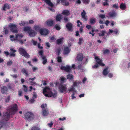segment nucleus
Here are the masks:
<instances>
[{
	"mask_svg": "<svg viewBox=\"0 0 130 130\" xmlns=\"http://www.w3.org/2000/svg\"><path fill=\"white\" fill-rule=\"evenodd\" d=\"M83 41V38H80L79 39V42H78V44L80 45L82 43Z\"/></svg>",
	"mask_w": 130,
	"mask_h": 130,
	"instance_id": "nucleus-36",
	"label": "nucleus"
},
{
	"mask_svg": "<svg viewBox=\"0 0 130 130\" xmlns=\"http://www.w3.org/2000/svg\"><path fill=\"white\" fill-rule=\"evenodd\" d=\"M31 130H40L39 128L37 127L34 126L32 127L31 129Z\"/></svg>",
	"mask_w": 130,
	"mask_h": 130,
	"instance_id": "nucleus-40",
	"label": "nucleus"
},
{
	"mask_svg": "<svg viewBox=\"0 0 130 130\" xmlns=\"http://www.w3.org/2000/svg\"><path fill=\"white\" fill-rule=\"evenodd\" d=\"M17 106L16 104L12 105L8 107L7 111L3 113V119L8 121L10 118V115L14 114L17 111Z\"/></svg>",
	"mask_w": 130,
	"mask_h": 130,
	"instance_id": "nucleus-1",
	"label": "nucleus"
},
{
	"mask_svg": "<svg viewBox=\"0 0 130 130\" xmlns=\"http://www.w3.org/2000/svg\"><path fill=\"white\" fill-rule=\"evenodd\" d=\"M66 78L64 77L61 76L60 78V80L62 83H63L65 80Z\"/></svg>",
	"mask_w": 130,
	"mask_h": 130,
	"instance_id": "nucleus-38",
	"label": "nucleus"
},
{
	"mask_svg": "<svg viewBox=\"0 0 130 130\" xmlns=\"http://www.w3.org/2000/svg\"><path fill=\"white\" fill-rule=\"evenodd\" d=\"M43 93L46 97H52L54 98L57 96V93L56 91H54L53 92L48 87H47L44 88L43 90Z\"/></svg>",
	"mask_w": 130,
	"mask_h": 130,
	"instance_id": "nucleus-2",
	"label": "nucleus"
},
{
	"mask_svg": "<svg viewBox=\"0 0 130 130\" xmlns=\"http://www.w3.org/2000/svg\"><path fill=\"white\" fill-rule=\"evenodd\" d=\"M64 38H62L57 39V43L58 44H60L62 42Z\"/></svg>",
	"mask_w": 130,
	"mask_h": 130,
	"instance_id": "nucleus-27",
	"label": "nucleus"
},
{
	"mask_svg": "<svg viewBox=\"0 0 130 130\" xmlns=\"http://www.w3.org/2000/svg\"><path fill=\"white\" fill-rule=\"evenodd\" d=\"M66 26L69 30H70L71 29L72 24L71 23H68L67 25Z\"/></svg>",
	"mask_w": 130,
	"mask_h": 130,
	"instance_id": "nucleus-24",
	"label": "nucleus"
},
{
	"mask_svg": "<svg viewBox=\"0 0 130 130\" xmlns=\"http://www.w3.org/2000/svg\"><path fill=\"white\" fill-rule=\"evenodd\" d=\"M86 13L84 10H83V11L81 13V15L82 18L85 21L87 20V17L86 16Z\"/></svg>",
	"mask_w": 130,
	"mask_h": 130,
	"instance_id": "nucleus-19",
	"label": "nucleus"
},
{
	"mask_svg": "<svg viewBox=\"0 0 130 130\" xmlns=\"http://www.w3.org/2000/svg\"><path fill=\"white\" fill-rule=\"evenodd\" d=\"M60 50H61L60 48H58L56 52L58 53V55H59V54Z\"/></svg>",
	"mask_w": 130,
	"mask_h": 130,
	"instance_id": "nucleus-63",
	"label": "nucleus"
},
{
	"mask_svg": "<svg viewBox=\"0 0 130 130\" xmlns=\"http://www.w3.org/2000/svg\"><path fill=\"white\" fill-rule=\"evenodd\" d=\"M96 19L95 18H92L90 19V23L91 24H94L95 22Z\"/></svg>",
	"mask_w": 130,
	"mask_h": 130,
	"instance_id": "nucleus-32",
	"label": "nucleus"
},
{
	"mask_svg": "<svg viewBox=\"0 0 130 130\" xmlns=\"http://www.w3.org/2000/svg\"><path fill=\"white\" fill-rule=\"evenodd\" d=\"M98 34L99 36H103L104 37L103 38L105 39H106L107 36L108 35V33H107L106 31L105 30L102 31L100 32Z\"/></svg>",
	"mask_w": 130,
	"mask_h": 130,
	"instance_id": "nucleus-11",
	"label": "nucleus"
},
{
	"mask_svg": "<svg viewBox=\"0 0 130 130\" xmlns=\"http://www.w3.org/2000/svg\"><path fill=\"white\" fill-rule=\"evenodd\" d=\"M67 78L68 79H71L73 78V76L72 75L69 74L67 76Z\"/></svg>",
	"mask_w": 130,
	"mask_h": 130,
	"instance_id": "nucleus-37",
	"label": "nucleus"
},
{
	"mask_svg": "<svg viewBox=\"0 0 130 130\" xmlns=\"http://www.w3.org/2000/svg\"><path fill=\"white\" fill-rule=\"evenodd\" d=\"M54 22L52 20H47L44 23V25L46 26H53Z\"/></svg>",
	"mask_w": 130,
	"mask_h": 130,
	"instance_id": "nucleus-13",
	"label": "nucleus"
},
{
	"mask_svg": "<svg viewBox=\"0 0 130 130\" xmlns=\"http://www.w3.org/2000/svg\"><path fill=\"white\" fill-rule=\"evenodd\" d=\"M23 94L21 90H19L18 91V95L19 96H22Z\"/></svg>",
	"mask_w": 130,
	"mask_h": 130,
	"instance_id": "nucleus-51",
	"label": "nucleus"
},
{
	"mask_svg": "<svg viewBox=\"0 0 130 130\" xmlns=\"http://www.w3.org/2000/svg\"><path fill=\"white\" fill-rule=\"evenodd\" d=\"M47 106V105L46 104H43L41 105V107L42 109H44L45 107H46Z\"/></svg>",
	"mask_w": 130,
	"mask_h": 130,
	"instance_id": "nucleus-41",
	"label": "nucleus"
},
{
	"mask_svg": "<svg viewBox=\"0 0 130 130\" xmlns=\"http://www.w3.org/2000/svg\"><path fill=\"white\" fill-rule=\"evenodd\" d=\"M108 68H106L104 69L103 71V73L104 75H106L109 72L107 71Z\"/></svg>",
	"mask_w": 130,
	"mask_h": 130,
	"instance_id": "nucleus-35",
	"label": "nucleus"
},
{
	"mask_svg": "<svg viewBox=\"0 0 130 130\" xmlns=\"http://www.w3.org/2000/svg\"><path fill=\"white\" fill-rule=\"evenodd\" d=\"M43 52L42 50H41L39 52V56L42 58V59H44V56L43 55Z\"/></svg>",
	"mask_w": 130,
	"mask_h": 130,
	"instance_id": "nucleus-30",
	"label": "nucleus"
},
{
	"mask_svg": "<svg viewBox=\"0 0 130 130\" xmlns=\"http://www.w3.org/2000/svg\"><path fill=\"white\" fill-rule=\"evenodd\" d=\"M105 2H104L103 3V5L104 6H108V4L107 2H108V0H105Z\"/></svg>",
	"mask_w": 130,
	"mask_h": 130,
	"instance_id": "nucleus-43",
	"label": "nucleus"
},
{
	"mask_svg": "<svg viewBox=\"0 0 130 130\" xmlns=\"http://www.w3.org/2000/svg\"><path fill=\"white\" fill-rule=\"evenodd\" d=\"M109 14L110 16L111 17H114L116 16V13L115 12H110L109 13Z\"/></svg>",
	"mask_w": 130,
	"mask_h": 130,
	"instance_id": "nucleus-34",
	"label": "nucleus"
},
{
	"mask_svg": "<svg viewBox=\"0 0 130 130\" xmlns=\"http://www.w3.org/2000/svg\"><path fill=\"white\" fill-rule=\"evenodd\" d=\"M30 84L32 85H37L36 83L35 82H30Z\"/></svg>",
	"mask_w": 130,
	"mask_h": 130,
	"instance_id": "nucleus-58",
	"label": "nucleus"
},
{
	"mask_svg": "<svg viewBox=\"0 0 130 130\" xmlns=\"http://www.w3.org/2000/svg\"><path fill=\"white\" fill-rule=\"evenodd\" d=\"M24 74H25L26 76L28 75V72L27 71L24 69H23L21 71Z\"/></svg>",
	"mask_w": 130,
	"mask_h": 130,
	"instance_id": "nucleus-31",
	"label": "nucleus"
},
{
	"mask_svg": "<svg viewBox=\"0 0 130 130\" xmlns=\"http://www.w3.org/2000/svg\"><path fill=\"white\" fill-rule=\"evenodd\" d=\"M62 16L61 15L59 14L57 15L56 17V21H59L61 20V19Z\"/></svg>",
	"mask_w": 130,
	"mask_h": 130,
	"instance_id": "nucleus-26",
	"label": "nucleus"
},
{
	"mask_svg": "<svg viewBox=\"0 0 130 130\" xmlns=\"http://www.w3.org/2000/svg\"><path fill=\"white\" fill-rule=\"evenodd\" d=\"M86 27L88 29H90L91 28V26L90 25H86Z\"/></svg>",
	"mask_w": 130,
	"mask_h": 130,
	"instance_id": "nucleus-64",
	"label": "nucleus"
},
{
	"mask_svg": "<svg viewBox=\"0 0 130 130\" xmlns=\"http://www.w3.org/2000/svg\"><path fill=\"white\" fill-rule=\"evenodd\" d=\"M85 25H83L82 26H81L80 27V28L79 29V31L80 32H82L83 31V28L84 27Z\"/></svg>",
	"mask_w": 130,
	"mask_h": 130,
	"instance_id": "nucleus-45",
	"label": "nucleus"
},
{
	"mask_svg": "<svg viewBox=\"0 0 130 130\" xmlns=\"http://www.w3.org/2000/svg\"><path fill=\"white\" fill-rule=\"evenodd\" d=\"M46 45L47 46L48 48L50 47V44L48 42H46Z\"/></svg>",
	"mask_w": 130,
	"mask_h": 130,
	"instance_id": "nucleus-62",
	"label": "nucleus"
},
{
	"mask_svg": "<svg viewBox=\"0 0 130 130\" xmlns=\"http://www.w3.org/2000/svg\"><path fill=\"white\" fill-rule=\"evenodd\" d=\"M1 91L3 94H6L8 91V89L6 86H3L1 88Z\"/></svg>",
	"mask_w": 130,
	"mask_h": 130,
	"instance_id": "nucleus-12",
	"label": "nucleus"
},
{
	"mask_svg": "<svg viewBox=\"0 0 130 130\" xmlns=\"http://www.w3.org/2000/svg\"><path fill=\"white\" fill-rule=\"evenodd\" d=\"M69 48L68 47H66L65 48L64 53L65 54H68L69 52Z\"/></svg>",
	"mask_w": 130,
	"mask_h": 130,
	"instance_id": "nucleus-33",
	"label": "nucleus"
},
{
	"mask_svg": "<svg viewBox=\"0 0 130 130\" xmlns=\"http://www.w3.org/2000/svg\"><path fill=\"white\" fill-rule=\"evenodd\" d=\"M93 55L94 56V59L96 62V64L92 66L93 69H96L99 66H104L105 64L102 62V60L100 59L99 57L96 56V54H94Z\"/></svg>",
	"mask_w": 130,
	"mask_h": 130,
	"instance_id": "nucleus-4",
	"label": "nucleus"
},
{
	"mask_svg": "<svg viewBox=\"0 0 130 130\" xmlns=\"http://www.w3.org/2000/svg\"><path fill=\"white\" fill-rule=\"evenodd\" d=\"M34 117V116L33 113L31 112H27L24 115V118L26 121L29 122L32 120Z\"/></svg>",
	"mask_w": 130,
	"mask_h": 130,
	"instance_id": "nucleus-6",
	"label": "nucleus"
},
{
	"mask_svg": "<svg viewBox=\"0 0 130 130\" xmlns=\"http://www.w3.org/2000/svg\"><path fill=\"white\" fill-rule=\"evenodd\" d=\"M4 53L5 54L6 56H7L8 55H9V53L8 52H6L4 51Z\"/></svg>",
	"mask_w": 130,
	"mask_h": 130,
	"instance_id": "nucleus-59",
	"label": "nucleus"
},
{
	"mask_svg": "<svg viewBox=\"0 0 130 130\" xmlns=\"http://www.w3.org/2000/svg\"><path fill=\"white\" fill-rule=\"evenodd\" d=\"M15 37H14L13 35H10V40L12 41L16 42L17 41H20V40L23 37V35L22 34H17L15 35Z\"/></svg>",
	"mask_w": 130,
	"mask_h": 130,
	"instance_id": "nucleus-5",
	"label": "nucleus"
},
{
	"mask_svg": "<svg viewBox=\"0 0 130 130\" xmlns=\"http://www.w3.org/2000/svg\"><path fill=\"white\" fill-rule=\"evenodd\" d=\"M83 55L81 53H79L77 54L76 58V60L78 61H80L83 59Z\"/></svg>",
	"mask_w": 130,
	"mask_h": 130,
	"instance_id": "nucleus-14",
	"label": "nucleus"
},
{
	"mask_svg": "<svg viewBox=\"0 0 130 130\" xmlns=\"http://www.w3.org/2000/svg\"><path fill=\"white\" fill-rule=\"evenodd\" d=\"M19 24L21 26H24L25 25H28V22H25L23 21H22L20 23H19Z\"/></svg>",
	"mask_w": 130,
	"mask_h": 130,
	"instance_id": "nucleus-29",
	"label": "nucleus"
},
{
	"mask_svg": "<svg viewBox=\"0 0 130 130\" xmlns=\"http://www.w3.org/2000/svg\"><path fill=\"white\" fill-rule=\"evenodd\" d=\"M12 61L11 60H9L7 63V65L8 66H10L12 64Z\"/></svg>",
	"mask_w": 130,
	"mask_h": 130,
	"instance_id": "nucleus-46",
	"label": "nucleus"
},
{
	"mask_svg": "<svg viewBox=\"0 0 130 130\" xmlns=\"http://www.w3.org/2000/svg\"><path fill=\"white\" fill-rule=\"evenodd\" d=\"M80 66H79L77 64H73L71 67L67 66H66L61 67L60 68L61 70H64L67 72H69L71 71L72 68L75 69L77 68H80Z\"/></svg>",
	"mask_w": 130,
	"mask_h": 130,
	"instance_id": "nucleus-3",
	"label": "nucleus"
},
{
	"mask_svg": "<svg viewBox=\"0 0 130 130\" xmlns=\"http://www.w3.org/2000/svg\"><path fill=\"white\" fill-rule=\"evenodd\" d=\"M62 14L64 15L68 16L70 15V11L68 10H64L62 11Z\"/></svg>",
	"mask_w": 130,
	"mask_h": 130,
	"instance_id": "nucleus-15",
	"label": "nucleus"
},
{
	"mask_svg": "<svg viewBox=\"0 0 130 130\" xmlns=\"http://www.w3.org/2000/svg\"><path fill=\"white\" fill-rule=\"evenodd\" d=\"M83 2L85 4H87L89 3V0H83Z\"/></svg>",
	"mask_w": 130,
	"mask_h": 130,
	"instance_id": "nucleus-54",
	"label": "nucleus"
},
{
	"mask_svg": "<svg viewBox=\"0 0 130 130\" xmlns=\"http://www.w3.org/2000/svg\"><path fill=\"white\" fill-rule=\"evenodd\" d=\"M23 87L22 88V89L23 90L24 92H27V87L24 85H23Z\"/></svg>",
	"mask_w": 130,
	"mask_h": 130,
	"instance_id": "nucleus-25",
	"label": "nucleus"
},
{
	"mask_svg": "<svg viewBox=\"0 0 130 130\" xmlns=\"http://www.w3.org/2000/svg\"><path fill=\"white\" fill-rule=\"evenodd\" d=\"M19 52L21 55L26 58H28L30 57V55L26 53L25 50L23 48L21 47L19 48Z\"/></svg>",
	"mask_w": 130,
	"mask_h": 130,
	"instance_id": "nucleus-8",
	"label": "nucleus"
},
{
	"mask_svg": "<svg viewBox=\"0 0 130 130\" xmlns=\"http://www.w3.org/2000/svg\"><path fill=\"white\" fill-rule=\"evenodd\" d=\"M39 33L41 35L46 36L49 34V32L47 29L42 28L40 30Z\"/></svg>",
	"mask_w": 130,
	"mask_h": 130,
	"instance_id": "nucleus-9",
	"label": "nucleus"
},
{
	"mask_svg": "<svg viewBox=\"0 0 130 130\" xmlns=\"http://www.w3.org/2000/svg\"><path fill=\"white\" fill-rule=\"evenodd\" d=\"M40 26L39 25H35L33 27V29L34 30L36 31L37 33V32L39 31H39L41 29Z\"/></svg>",
	"mask_w": 130,
	"mask_h": 130,
	"instance_id": "nucleus-16",
	"label": "nucleus"
},
{
	"mask_svg": "<svg viewBox=\"0 0 130 130\" xmlns=\"http://www.w3.org/2000/svg\"><path fill=\"white\" fill-rule=\"evenodd\" d=\"M55 28L57 30H59L60 29V27L57 25H55Z\"/></svg>",
	"mask_w": 130,
	"mask_h": 130,
	"instance_id": "nucleus-48",
	"label": "nucleus"
},
{
	"mask_svg": "<svg viewBox=\"0 0 130 130\" xmlns=\"http://www.w3.org/2000/svg\"><path fill=\"white\" fill-rule=\"evenodd\" d=\"M62 3V5H64L68 6L69 5V3L67 2L63 1Z\"/></svg>",
	"mask_w": 130,
	"mask_h": 130,
	"instance_id": "nucleus-47",
	"label": "nucleus"
},
{
	"mask_svg": "<svg viewBox=\"0 0 130 130\" xmlns=\"http://www.w3.org/2000/svg\"><path fill=\"white\" fill-rule=\"evenodd\" d=\"M11 76L13 77V78H16L18 76L17 74L11 75Z\"/></svg>",
	"mask_w": 130,
	"mask_h": 130,
	"instance_id": "nucleus-57",
	"label": "nucleus"
},
{
	"mask_svg": "<svg viewBox=\"0 0 130 130\" xmlns=\"http://www.w3.org/2000/svg\"><path fill=\"white\" fill-rule=\"evenodd\" d=\"M77 26L78 27H81V26H82L83 25L82 24V23L81 22H80V21L79 20H78L77 21Z\"/></svg>",
	"mask_w": 130,
	"mask_h": 130,
	"instance_id": "nucleus-39",
	"label": "nucleus"
},
{
	"mask_svg": "<svg viewBox=\"0 0 130 130\" xmlns=\"http://www.w3.org/2000/svg\"><path fill=\"white\" fill-rule=\"evenodd\" d=\"M113 7L116 9H117L118 8V5L117 4H115L113 5Z\"/></svg>",
	"mask_w": 130,
	"mask_h": 130,
	"instance_id": "nucleus-49",
	"label": "nucleus"
},
{
	"mask_svg": "<svg viewBox=\"0 0 130 130\" xmlns=\"http://www.w3.org/2000/svg\"><path fill=\"white\" fill-rule=\"evenodd\" d=\"M56 86H59V90L60 92H64L66 91L67 88L65 85L61 84L59 82H57L56 83Z\"/></svg>",
	"mask_w": 130,
	"mask_h": 130,
	"instance_id": "nucleus-7",
	"label": "nucleus"
},
{
	"mask_svg": "<svg viewBox=\"0 0 130 130\" xmlns=\"http://www.w3.org/2000/svg\"><path fill=\"white\" fill-rule=\"evenodd\" d=\"M31 29V28L30 27L27 26L24 28V31L29 33Z\"/></svg>",
	"mask_w": 130,
	"mask_h": 130,
	"instance_id": "nucleus-22",
	"label": "nucleus"
},
{
	"mask_svg": "<svg viewBox=\"0 0 130 130\" xmlns=\"http://www.w3.org/2000/svg\"><path fill=\"white\" fill-rule=\"evenodd\" d=\"M29 35L30 37H34L37 34V33L36 31H35L34 30L31 29L30 32L29 33Z\"/></svg>",
	"mask_w": 130,
	"mask_h": 130,
	"instance_id": "nucleus-18",
	"label": "nucleus"
},
{
	"mask_svg": "<svg viewBox=\"0 0 130 130\" xmlns=\"http://www.w3.org/2000/svg\"><path fill=\"white\" fill-rule=\"evenodd\" d=\"M120 8L121 9H125L126 8V6L125 4L122 3L120 5Z\"/></svg>",
	"mask_w": 130,
	"mask_h": 130,
	"instance_id": "nucleus-28",
	"label": "nucleus"
},
{
	"mask_svg": "<svg viewBox=\"0 0 130 130\" xmlns=\"http://www.w3.org/2000/svg\"><path fill=\"white\" fill-rule=\"evenodd\" d=\"M78 83V82L77 81H75L73 82V86L74 87H75L77 86V84Z\"/></svg>",
	"mask_w": 130,
	"mask_h": 130,
	"instance_id": "nucleus-52",
	"label": "nucleus"
},
{
	"mask_svg": "<svg viewBox=\"0 0 130 130\" xmlns=\"http://www.w3.org/2000/svg\"><path fill=\"white\" fill-rule=\"evenodd\" d=\"M62 58L59 56H58L57 58V61L58 62H60L62 61Z\"/></svg>",
	"mask_w": 130,
	"mask_h": 130,
	"instance_id": "nucleus-53",
	"label": "nucleus"
},
{
	"mask_svg": "<svg viewBox=\"0 0 130 130\" xmlns=\"http://www.w3.org/2000/svg\"><path fill=\"white\" fill-rule=\"evenodd\" d=\"M11 51V53L10 54V56L15 57V54L14 53L16 52V51L15 50L14 48H11L10 49Z\"/></svg>",
	"mask_w": 130,
	"mask_h": 130,
	"instance_id": "nucleus-21",
	"label": "nucleus"
},
{
	"mask_svg": "<svg viewBox=\"0 0 130 130\" xmlns=\"http://www.w3.org/2000/svg\"><path fill=\"white\" fill-rule=\"evenodd\" d=\"M103 53L104 54H108L109 52V50L107 49H105L103 51Z\"/></svg>",
	"mask_w": 130,
	"mask_h": 130,
	"instance_id": "nucleus-50",
	"label": "nucleus"
},
{
	"mask_svg": "<svg viewBox=\"0 0 130 130\" xmlns=\"http://www.w3.org/2000/svg\"><path fill=\"white\" fill-rule=\"evenodd\" d=\"M43 60V64H45L47 62V60L46 59V57L45 56L44 59H42Z\"/></svg>",
	"mask_w": 130,
	"mask_h": 130,
	"instance_id": "nucleus-44",
	"label": "nucleus"
},
{
	"mask_svg": "<svg viewBox=\"0 0 130 130\" xmlns=\"http://www.w3.org/2000/svg\"><path fill=\"white\" fill-rule=\"evenodd\" d=\"M32 69L33 71L35 72L38 70V68L36 67H34L32 68Z\"/></svg>",
	"mask_w": 130,
	"mask_h": 130,
	"instance_id": "nucleus-55",
	"label": "nucleus"
},
{
	"mask_svg": "<svg viewBox=\"0 0 130 130\" xmlns=\"http://www.w3.org/2000/svg\"><path fill=\"white\" fill-rule=\"evenodd\" d=\"M9 8L10 7L9 5L7 4H5L2 7V10L5 11L9 9Z\"/></svg>",
	"mask_w": 130,
	"mask_h": 130,
	"instance_id": "nucleus-17",
	"label": "nucleus"
},
{
	"mask_svg": "<svg viewBox=\"0 0 130 130\" xmlns=\"http://www.w3.org/2000/svg\"><path fill=\"white\" fill-rule=\"evenodd\" d=\"M69 91H74V92H73V94H72V98H75L76 96H74V94L75 93H76V90H75L74 87L72 86V87L70 88Z\"/></svg>",
	"mask_w": 130,
	"mask_h": 130,
	"instance_id": "nucleus-20",
	"label": "nucleus"
},
{
	"mask_svg": "<svg viewBox=\"0 0 130 130\" xmlns=\"http://www.w3.org/2000/svg\"><path fill=\"white\" fill-rule=\"evenodd\" d=\"M105 14H100L99 15V17L102 19H103L105 18Z\"/></svg>",
	"mask_w": 130,
	"mask_h": 130,
	"instance_id": "nucleus-42",
	"label": "nucleus"
},
{
	"mask_svg": "<svg viewBox=\"0 0 130 130\" xmlns=\"http://www.w3.org/2000/svg\"><path fill=\"white\" fill-rule=\"evenodd\" d=\"M66 119V118L65 117H63V118H60L59 119L60 120H61L62 121H63L64 120H65Z\"/></svg>",
	"mask_w": 130,
	"mask_h": 130,
	"instance_id": "nucleus-60",
	"label": "nucleus"
},
{
	"mask_svg": "<svg viewBox=\"0 0 130 130\" xmlns=\"http://www.w3.org/2000/svg\"><path fill=\"white\" fill-rule=\"evenodd\" d=\"M10 30L13 33H17L18 30L17 28V26L15 24H10L9 25Z\"/></svg>",
	"mask_w": 130,
	"mask_h": 130,
	"instance_id": "nucleus-10",
	"label": "nucleus"
},
{
	"mask_svg": "<svg viewBox=\"0 0 130 130\" xmlns=\"http://www.w3.org/2000/svg\"><path fill=\"white\" fill-rule=\"evenodd\" d=\"M31 41L32 43L34 45H36L37 43V41H34L33 40H32Z\"/></svg>",
	"mask_w": 130,
	"mask_h": 130,
	"instance_id": "nucleus-56",
	"label": "nucleus"
},
{
	"mask_svg": "<svg viewBox=\"0 0 130 130\" xmlns=\"http://www.w3.org/2000/svg\"><path fill=\"white\" fill-rule=\"evenodd\" d=\"M43 114L44 116H47L48 114V110L46 109L42 110Z\"/></svg>",
	"mask_w": 130,
	"mask_h": 130,
	"instance_id": "nucleus-23",
	"label": "nucleus"
},
{
	"mask_svg": "<svg viewBox=\"0 0 130 130\" xmlns=\"http://www.w3.org/2000/svg\"><path fill=\"white\" fill-rule=\"evenodd\" d=\"M34 23V21L31 20H30L29 21V23L30 24H32Z\"/></svg>",
	"mask_w": 130,
	"mask_h": 130,
	"instance_id": "nucleus-61",
	"label": "nucleus"
}]
</instances>
